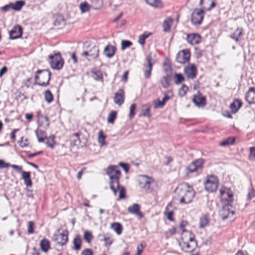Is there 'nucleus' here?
<instances>
[{
	"label": "nucleus",
	"mask_w": 255,
	"mask_h": 255,
	"mask_svg": "<svg viewBox=\"0 0 255 255\" xmlns=\"http://www.w3.org/2000/svg\"><path fill=\"white\" fill-rule=\"evenodd\" d=\"M35 133L39 142H42L46 138H47L46 132L42 129H37Z\"/></svg>",
	"instance_id": "30"
},
{
	"label": "nucleus",
	"mask_w": 255,
	"mask_h": 255,
	"mask_svg": "<svg viewBox=\"0 0 255 255\" xmlns=\"http://www.w3.org/2000/svg\"><path fill=\"white\" fill-rule=\"evenodd\" d=\"M100 237L103 238V240L104 241V245L105 246H110L113 242L112 236L109 234H104L99 235Z\"/></svg>",
	"instance_id": "31"
},
{
	"label": "nucleus",
	"mask_w": 255,
	"mask_h": 255,
	"mask_svg": "<svg viewBox=\"0 0 255 255\" xmlns=\"http://www.w3.org/2000/svg\"><path fill=\"white\" fill-rule=\"evenodd\" d=\"M172 22V18L170 17H168L166 19L164 20L163 23V31L168 32L170 29L171 24Z\"/></svg>",
	"instance_id": "33"
},
{
	"label": "nucleus",
	"mask_w": 255,
	"mask_h": 255,
	"mask_svg": "<svg viewBox=\"0 0 255 255\" xmlns=\"http://www.w3.org/2000/svg\"><path fill=\"white\" fill-rule=\"evenodd\" d=\"M250 155L249 156V158L250 160L255 161V147H251L250 148Z\"/></svg>",
	"instance_id": "51"
},
{
	"label": "nucleus",
	"mask_w": 255,
	"mask_h": 255,
	"mask_svg": "<svg viewBox=\"0 0 255 255\" xmlns=\"http://www.w3.org/2000/svg\"><path fill=\"white\" fill-rule=\"evenodd\" d=\"M74 248L73 249L76 251L80 250L82 245V240L79 235H76L74 238L73 241Z\"/></svg>",
	"instance_id": "28"
},
{
	"label": "nucleus",
	"mask_w": 255,
	"mask_h": 255,
	"mask_svg": "<svg viewBox=\"0 0 255 255\" xmlns=\"http://www.w3.org/2000/svg\"><path fill=\"white\" fill-rule=\"evenodd\" d=\"M107 175L109 176L110 181V189L113 191L115 195L117 194V188H119V179L121 172L117 166H111L107 169Z\"/></svg>",
	"instance_id": "2"
},
{
	"label": "nucleus",
	"mask_w": 255,
	"mask_h": 255,
	"mask_svg": "<svg viewBox=\"0 0 255 255\" xmlns=\"http://www.w3.org/2000/svg\"><path fill=\"white\" fill-rule=\"evenodd\" d=\"M218 180L216 176H208L205 183V189L209 192L215 191L218 187Z\"/></svg>",
	"instance_id": "8"
},
{
	"label": "nucleus",
	"mask_w": 255,
	"mask_h": 255,
	"mask_svg": "<svg viewBox=\"0 0 255 255\" xmlns=\"http://www.w3.org/2000/svg\"><path fill=\"white\" fill-rule=\"evenodd\" d=\"M117 113L116 111H112L108 116V122L109 123L113 124L117 117Z\"/></svg>",
	"instance_id": "41"
},
{
	"label": "nucleus",
	"mask_w": 255,
	"mask_h": 255,
	"mask_svg": "<svg viewBox=\"0 0 255 255\" xmlns=\"http://www.w3.org/2000/svg\"><path fill=\"white\" fill-rule=\"evenodd\" d=\"M10 166L12 167V168L15 169L17 172H22V167L21 166H19L15 164H11L10 165Z\"/></svg>",
	"instance_id": "60"
},
{
	"label": "nucleus",
	"mask_w": 255,
	"mask_h": 255,
	"mask_svg": "<svg viewBox=\"0 0 255 255\" xmlns=\"http://www.w3.org/2000/svg\"><path fill=\"white\" fill-rule=\"evenodd\" d=\"M49 63L51 67L53 69H61L64 64V61L62 59L60 52L55 53L54 55L49 56Z\"/></svg>",
	"instance_id": "4"
},
{
	"label": "nucleus",
	"mask_w": 255,
	"mask_h": 255,
	"mask_svg": "<svg viewBox=\"0 0 255 255\" xmlns=\"http://www.w3.org/2000/svg\"><path fill=\"white\" fill-rule=\"evenodd\" d=\"M40 246L41 250L46 253L50 249V242L46 239H42L40 242Z\"/></svg>",
	"instance_id": "29"
},
{
	"label": "nucleus",
	"mask_w": 255,
	"mask_h": 255,
	"mask_svg": "<svg viewBox=\"0 0 255 255\" xmlns=\"http://www.w3.org/2000/svg\"><path fill=\"white\" fill-rule=\"evenodd\" d=\"M111 228L118 234H121L123 230L122 225L117 222H114L111 225Z\"/></svg>",
	"instance_id": "32"
},
{
	"label": "nucleus",
	"mask_w": 255,
	"mask_h": 255,
	"mask_svg": "<svg viewBox=\"0 0 255 255\" xmlns=\"http://www.w3.org/2000/svg\"><path fill=\"white\" fill-rule=\"evenodd\" d=\"M22 178L26 187H31L32 186V183L30 179V172L22 171Z\"/></svg>",
	"instance_id": "24"
},
{
	"label": "nucleus",
	"mask_w": 255,
	"mask_h": 255,
	"mask_svg": "<svg viewBox=\"0 0 255 255\" xmlns=\"http://www.w3.org/2000/svg\"><path fill=\"white\" fill-rule=\"evenodd\" d=\"M226 197H228V198H227L226 200L228 203L232 202L233 200V194L228 189H227V192L225 198Z\"/></svg>",
	"instance_id": "49"
},
{
	"label": "nucleus",
	"mask_w": 255,
	"mask_h": 255,
	"mask_svg": "<svg viewBox=\"0 0 255 255\" xmlns=\"http://www.w3.org/2000/svg\"><path fill=\"white\" fill-rule=\"evenodd\" d=\"M99 49L96 45H90V49L88 51H84L81 55L85 57L88 61L94 60L99 56Z\"/></svg>",
	"instance_id": "7"
},
{
	"label": "nucleus",
	"mask_w": 255,
	"mask_h": 255,
	"mask_svg": "<svg viewBox=\"0 0 255 255\" xmlns=\"http://www.w3.org/2000/svg\"><path fill=\"white\" fill-rule=\"evenodd\" d=\"M92 73L94 74V78L96 81H99L101 82L102 83H103L104 80H103V77L102 73L100 70H97L94 72H92Z\"/></svg>",
	"instance_id": "38"
},
{
	"label": "nucleus",
	"mask_w": 255,
	"mask_h": 255,
	"mask_svg": "<svg viewBox=\"0 0 255 255\" xmlns=\"http://www.w3.org/2000/svg\"><path fill=\"white\" fill-rule=\"evenodd\" d=\"M242 105V102L239 99H235L230 105V109L233 113H237Z\"/></svg>",
	"instance_id": "25"
},
{
	"label": "nucleus",
	"mask_w": 255,
	"mask_h": 255,
	"mask_svg": "<svg viewBox=\"0 0 255 255\" xmlns=\"http://www.w3.org/2000/svg\"><path fill=\"white\" fill-rule=\"evenodd\" d=\"M9 38L11 39H15L20 38L22 34V27L19 25L14 26L9 31Z\"/></svg>",
	"instance_id": "13"
},
{
	"label": "nucleus",
	"mask_w": 255,
	"mask_h": 255,
	"mask_svg": "<svg viewBox=\"0 0 255 255\" xmlns=\"http://www.w3.org/2000/svg\"><path fill=\"white\" fill-rule=\"evenodd\" d=\"M190 58V52L189 50L184 49L177 54L176 59L178 63L184 64L189 61Z\"/></svg>",
	"instance_id": "10"
},
{
	"label": "nucleus",
	"mask_w": 255,
	"mask_h": 255,
	"mask_svg": "<svg viewBox=\"0 0 255 255\" xmlns=\"http://www.w3.org/2000/svg\"><path fill=\"white\" fill-rule=\"evenodd\" d=\"M81 255H93V252L90 249H86L82 252Z\"/></svg>",
	"instance_id": "56"
},
{
	"label": "nucleus",
	"mask_w": 255,
	"mask_h": 255,
	"mask_svg": "<svg viewBox=\"0 0 255 255\" xmlns=\"http://www.w3.org/2000/svg\"><path fill=\"white\" fill-rule=\"evenodd\" d=\"M192 101L198 107H202L206 105V98L202 96L200 93L194 96Z\"/></svg>",
	"instance_id": "16"
},
{
	"label": "nucleus",
	"mask_w": 255,
	"mask_h": 255,
	"mask_svg": "<svg viewBox=\"0 0 255 255\" xmlns=\"http://www.w3.org/2000/svg\"><path fill=\"white\" fill-rule=\"evenodd\" d=\"M34 85L45 87L49 85L51 72L48 69L38 70L35 73Z\"/></svg>",
	"instance_id": "3"
},
{
	"label": "nucleus",
	"mask_w": 255,
	"mask_h": 255,
	"mask_svg": "<svg viewBox=\"0 0 255 255\" xmlns=\"http://www.w3.org/2000/svg\"><path fill=\"white\" fill-rule=\"evenodd\" d=\"M165 104L163 103L161 101L158 100L157 102H155L154 107L155 108H162Z\"/></svg>",
	"instance_id": "59"
},
{
	"label": "nucleus",
	"mask_w": 255,
	"mask_h": 255,
	"mask_svg": "<svg viewBox=\"0 0 255 255\" xmlns=\"http://www.w3.org/2000/svg\"><path fill=\"white\" fill-rule=\"evenodd\" d=\"M226 212H227V211L223 210L220 214L222 219L223 220H225L226 219H228L230 215L233 216L234 213V212H233V211H232V212L228 211L227 215H226Z\"/></svg>",
	"instance_id": "48"
},
{
	"label": "nucleus",
	"mask_w": 255,
	"mask_h": 255,
	"mask_svg": "<svg viewBox=\"0 0 255 255\" xmlns=\"http://www.w3.org/2000/svg\"><path fill=\"white\" fill-rule=\"evenodd\" d=\"M172 203L171 202L167 204V205L165 208V210L164 211L165 216L166 217L167 219L170 221H173L174 220V219L173 217V212L172 211L169 210V208L172 207Z\"/></svg>",
	"instance_id": "27"
},
{
	"label": "nucleus",
	"mask_w": 255,
	"mask_h": 255,
	"mask_svg": "<svg viewBox=\"0 0 255 255\" xmlns=\"http://www.w3.org/2000/svg\"><path fill=\"white\" fill-rule=\"evenodd\" d=\"M151 33L144 32L142 34L139 36L138 42L141 45H143L145 43V40L148 38L150 35Z\"/></svg>",
	"instance_id": "40"
},
{
	"label": "nucleus",
	"mask_w": 255,
	"mask_h": 255,
	"mask_svg": "<svg viewBox=\"0 0 255 255\" xmlns=\"http://www.w3.org/2000/svg\"><path fill=\"white\" fill-rule=\"evenodd\" d=\"M151 57L148 56L146 57L147 64L146 66V69L144 70V77L145 78H149L151 75V72L152 68V63H151Z\"/></svg>",
	"instance_id": "20"
},
{
	"label": "nucleus",
	"mask_w": 255,
	"mask_h": 255,
	"mask_svg": "<svg viewBox=\"0 0 255 255\" xmlns=\"http://www.w3.org/2000/svg\"><path fill=\"white\" fill-rule=\"evenodd\" d=\"M169 80L170 76L168 75L163 76L161 78L160 82L164 88H167L170 86Z\"/></svg>",
	"instance_id": "34"
},
{
	"label": "nucleus",
	"mask_w": 255,
	"mask_h": 255,
	"mask_svg": "<svg viewBox=\"0 0 255 255\" xmlns=\"http://www.w3.org/2000/svg\"><path fill=\"white\" fill-rule=\"evenodd\" d=\"M125 101V92L122 89H120L115 93L114 97V101L116 104L121 106Z\"/></svg>",
	"instance_id": "14"
},
{
	"label": "nucleus",
	"mask_w": 255,
	"mask_h": 255,
	"mask_svg": "<svg viewBox=\"0 0 255 255\" xmlns=\"http://www.w3.org/2000/svg\"><path fill=\"white\" fill-rule=\"evenodd\" d=\"M209 224V218L208 216L206 215L201 217L200 219L199 227L200 228H203L207 226Z\"/></svg>",
	"instance_id": "36"
},
{
	"label": "nucleus",
	"mask_w": 255,
	"mask_h": 255,
	"mask_svg": "<svg viewBox=\"0 0 255 255\" xmlns=\"http://www.w3.org/2000/svg\"><path fill=\"white\" fill-rule=\"evenodd\" d=\"M204 2H205V3H208L209 2H211V5L210 7L207 9V10H210L213 8H214L216 5L215 0H200L199 3L200 5L201 6L202 4H203Z\"/></svg>",
	"instance_id": "43"
},
{
	"label": "nucleus",
	"mask_w": 255,
	"mask_h": 255,
	"mask_svg": "<svg viewBox=\"0 0 255 255\" xmlns=\"http://www.w3.org/2000/svg\"><path fill=\"white\" fill-rule=\"evenodd\" d=\"M188 90V87L185 85H183L182 86V87L179 89V95L181 96V97L184 96L186 94V93Z\"/></svg>",
	"instance_id": "52"
},
{
	"label": "nucleus",
	"mask_w": 255,
	"mask_h": 255,
	"mask_svg": "<svg viewBox=\"0 0 255 255\" xmlns=\"http://www.w3.org/2000/svg\"><path fill=\"white\" fill-rule=\"evenodd\" d=\"M128 211L131 214L139 216L140 218L142 217V214L140 212V207L137 204H133L132 206H129L128 208Z\"/></svg>",
	"instance_id": "21"
},
{
	"label": "nucleus",
	"mask_w": 255,
	"mask_h": 255,
	"mask_svg": "<svg viewBox=\"0 0 255 255\" xmlns=\"http://www.w3.org/2000/svg\"><path fill=\"white\" fill-rule=\"evenodd\" d=\"M105 138H106V136L103 134V131H100L99 133V137H98V140H99V143L103 144L104 143Z\"/></svg>",
	"instance_id": "55"
},
{
	"label": "nucleus",
	"mask_w": 255,
	"mask_h": 255,
	"mask_svg": "<svg viewBox=\"0 0 255 255\" xmlns=\"http://www.w3.org/2000/svg\"><path fill=\"white\" fill-rule=\"evenodd\" d=\"M174 77L176 78L174 83L176 85L180 84L184 80L183 76L181 73H176L174 75Z\"/></svg>",
	"instance_id": "45"
},
{
	"label": "nucleus",
	"mask_w": 255,
	"mask_h": 255,
	"mask_svg": "<svg viewBox=\"0 0 255 255\" xmlns=\"http://www.w3.org/2000/svg\"><path fill=\"white\" fill-rule=\"evenodd\" d=\"M42 151H39L38 152H36L33 153H29L27 155L28 158H32L34 156H37L42 153Z\"/></svg>",
	"instance_id": "62"
},
{
	"label": "nucleus",
	"mask_w": 255,
	"mask_h": 255,
	"mask_svg": "<svg viewBox=\"0 0 255 255\" xmlns=\"http://www.w3.org/2000/svg\"><path fill=\"white\" fill-rule=\"evenodd\" d=\"M118 189L119 190V199H122L125 198L126 197V189H125V187L123 186L120 187L119 186V188H117V190Z\"/></svg>",
	"instance_id": "47"
},
{
	"label": "nucleus",
	"mask_w": 255,
	"mask_h": 255,
	"mask_svg": "<svg viewBox=\"0 0 255 255\" xmlns=\"http://www.w3.org/2000/svg\"><path fill=\"white\" fill-rule=\"evenodd\" d=\"M254 197H255V190H251L248 193V198L251 200Z\"/></svg>",
	"instance_id": "64"
},
{
	"label": "nucleus",
	"mask_w": 255,
	"mask_h": 255,
	"mask_svg": "<svg viewBox=\"0 0 255 255\" xmlns=\"http://www.w3.org/2000/svg\"><path fill=\"white\" fill-rule=\"evenodd\" d=\"M181 204L190 203L195 196V192L189 184L184 183L179 185L175 190Z\"/></svg>",
	"instance_id": "1"
},
{
	"label": "nucleus",
	"mask_w": 255,
	"mask_h": 255,
	"mask_svg": "<svg viewBox=\"0 0 255 255\" xmlns=\"http://www.w3.org/2000/svg\"><path fill=\"white\" fill-rule=\"evenodd\" d=\"M34 223L33 221H29L28 223L27 233L29 234H32L34 233Z\"/></svg>",
	"instance_id": "54"
},
{
	"label": "nucleus",
	"mask_w": 255,
	"mask_h": 255,
	"mask_svg": "<svg viewBox=\"0 0 255 255\" xmlns=\"http://www.w3.org/2000/svg\"><path fill=\"white\" fill-rule=\"evenodd\" d=\"M45 100L48 103H51L53 100V96L49 90H47L44 93Z\"/></svg>",
	"instance_id": "44"
},
{
	"label": "nucleus",
	"mask_w": 255,
	"mask_h": 255,
	"mask_svg": "<svg viewBox=\"0 0 255 255\" xmlns=\"http://www.w3.org/2000/svg\"><path fill=\"white\" fill-rule=\"evenodd\" d=\"M244 29L242 27H237L235 30L230 35V37L238 42L243 35Z\"/></svg>",
	"instance_id": "19"
},
{
	"label": "nucleus",
	"mask_w": 255,
	"mask_h": 255,
	"mask_svg": "<svg viewBox=\"0 0 255 255\" xmlns=\"http://www.w3.org/2000/svg\"><path fill=\"white\" fill-rule=\"evenodd\" d=\"M139 186L141 188L148 190L150 188V182L146 176H143L139 181Z\"/></svg>",
	"instance_id": "26"
},
{
	"label": "nucleus",
	"mask_w": 255,
	"mask_h": 255,
	"mask_svg": "<svg viewBox=\"0 0 255 255\" xmlns=\"http://www.w3.org/2000/svg\"><path fill=\"white\" fill-rule=\"evenodd\" d=\"M204 10L202 9L196 8L194 9L192 14L191 21L195 25H200L204 18Z\"/></svg>",
	"instance_id": "6"
},
{
	"label": "nucleus",
	"mask_w": 255,
	"mask_h": 255,
	"mask_svg": "<svg viewBox=\"0 0 255 255\" xmlns=\"http://www.w3.org/2000/svg\"><path fill=\"white\" fill-rule=\"evenodd\" d=\"M79 135V133H75L71 135L70 137L71 146H76L77 148H79L83 146V145L81 144Z\"/></svg>",
	"instance_id": "17"
},
{
	"label": "nucleus",
	"mask_w": 255,
	"mask_h": 255,
	"mask_svg": "<svg viewBox=\"0 0 255 255\" xmlns=\"http://www.w3.org/2000/svg\"><path fill=\"white\" fill-rule=\"evenodd\" d=\"M236 138L234 137H230L222 141L220 143V145L222 146H226L228 145L233 144L235 142Z\"/></svg>",
	"instance_id": "37"
},
{
	"label": "nucleus",
	"mask_w": 255,
	"mask_h": 255,
	"mask_svg": "<svg viewBox=\"0 0 255 255\" xmlns=\"http://www.w3.org/2000/svg\"><path fill=\"white\" fill-rule=\"evenodd\" d=\"M93 238L92 233L90 231H85L84 234V239L88 243H90Z\"/></svg>",
	"instance_id": "46"
},
{
	"label": "nucleus",
	"mask_w": 255,
	"mask_h": 255,
	"mask_svg": "<svg viewBox=\"0 0 255 255\" xmlns=\"http://www.w3.org/2000/svg\"><path fill=\"white\" fill-rule=\"evenodd\" d=\"M184 72L188 79H193L197 75V69L194 64H189L184 68Z\"/></svg>",
	"instance_id": "12"
},
{
	"label": "nucleus",
	"mask_w": 255,
	"mask_h": 255,
	"mask_svg": "<svg viewBox=\"0 0 255 255\" xmlns=\"http://www.w3.org/2000/svg\"><path fill=\"white\" fill-rule=\"evenodd\" d=\"M186 40L190 44H197L200 42L201 36L197 33L188 34L186 36Z\"/></svg>",
	"instance_id": "15"
},
{
	"label": "nucleus",
	"mask_w": 255,
	"mask_h": 255,
	"mask_svg": "<svg viewBox=\"0 0 255 255\" xmlns=\"http://www.w3.org/2000/svg\"><path fill=\"white\" fill-rule=\"evenodd\" d=\"M204 160L202 158L198 159L192 161L188 166L186 170L188 173H192L197 171L198 169L202 168Z\"/></svg>",
	"instance_id": "11"
},
{
	"label": "nucleus",
	"mask_w": 255,
	"mask_h": 255,
	"mask_svg": "<svg viewBox=\"0 0 255 255\" xmlns=\"http://www.w3.org/2000/svg\"><path fill=\"white\" fill-rule=\"evenodd\" d=\"M146 3L155 8H162L163 3L161 0H144Z\"/></svg>",
	"instance_id": "22"
},
{
	"label": "nucleus",
	"mask_w": 255,
	"mask_h": 255,
	"mask_svg": "<svg viewBox=\"0 0 255 255\" xmlns=\"http://www.w3.org/2000/svg\"><path fill=\"white\" fill-rule=\"evenodd\" d=\"M189 242H183L182 244V249L185 252H193L197 246V242L195 239V235L192 232H189Z\"/></svg>",
	"instance_id": "5"
},
{
	"label": "nucleus",
	"mask_w": 255,
	"mask_h": 255,
	"mask_svg": "<svg viewBox=\"0 0 255 255\" xmlns=\"http://www.w3.org/2000/svg\"><path fill=\"white\" fill-rule=\"evenodd\" d=\"M246 99L249 104H255V88L249 89L246 94Z\"/></svg>",
	"instance_id": "18"
},
{
	"label": "nucleus",
	"mask_w": 255,
	"mask_h": 255,
	"mask_svg": "<svg viewBox=\"0 0 255 255\" xmlns=\"http://www.w3.org/2000/svg\"><path fill=\"white\" fill-rule=\"evenodd\" d=\"M13 10L15 11H19L24 5L25 2L22 0H16L14 2H13Z\"/></svg>",
	"instance_id": "35"
},
{
	"label": "nucleus",
	"mask_w": 255,
	"mask_h": 255,
	"mask_svg": "<svg viewBox=\"0 0 255 255\" xmlns=\"http://www.w3.org/2000/svg\"><path fill=\"white\" fill-rule=\"evenodd\" d=\"M90 5L87 2H83L80 4L79 7L82 13L88 11L90 9Z\"/></svg>",
	"instance_id": "42"
},
{
	"label": "nucleus",
	"mask_w": 255,
	"mask_h": 255,
	"mask_svg": "<svg viewBox=\"0 0 255 255\" xmlns=\"http://www.w3.org/2000/svg\"><path fill=\"white\" fill-rule=\"evenodd\" d=\"M122 49L124 50L132 45V42L129 40H123L122 41Z\"/></svg>",
	"instance_id": "53"
},
{
	"label": "nucleus",
	"mask_w": 255,
	"mask_h": 255,
	"mask_svg": "<svg viewBox=\"0 0 255 255\" xmlns=\"http://www.w3.org/2000/svg\"><path fill=\"white\" fill-rule=\"evenodd\" d=\"M186 225V223L184 221H182L179 224V227L181 230H182V232H187L189 233V232H191L190 231H187L184 228Z\"/></svg>",
	"instance_id": "61"
},
{
	"label": "nucleus",
	"mask_w": 255,
	"mask_h": 255,
	"mask_svg": "<svg viewBox=\"0 0 255 255\" xmlns=\"http://www.w3.org/2000/svg\"><path fill=\"white\" fill-rule=\"evenodd\" d=\"M144 246H143L142 243H141L137 247V252L136 255H141L142 252H143Z\"/></svg>",
	"instance_id": "57"
},
{
	"label": "nucleus",
	"mask_w": 255,
	"mask_h": 255,
	"mask_svg": "<svg viewBox=\"0 0 255 255\" xmlns=\"http://www.w3.org/2000/svg\"><path fill=\"white\" fill-rule=\"evenodd\" d=\"M120 165L121 167H123L124 170L126 171V172H128L129 170V165L127 163H121Z\"/></svg>",
	"instance_id": "63"
},
{
	"label": "nucleus",
	"mask_w": 255,
	"mask_h": 255,
	"mask_svg": "<svg viewBox=\"0 0 255 255\" xmlns=\"http://www.w3.org/2000/svg\"><path fill=\"white\" fill-rule=\"evenodd\" d=\"M54 138L55 137L53 135L49 136L48 137H47L46 139L47 141L46 142V144L48 147L53 148L55 145Z\"/></svg>",
	"instance_id": "39"
},
{
	"label": "nucleus",
	"mask_w": 255,
	"mask_h": 255,
	"mask_svg": "<svg viewBox=\"0 0 255 255\" xmlns=\"http://www.w3.org/2000/svg\"><path fill=\"white\" fill-rule=\"evenodd\" d=\"M136 109V105L134 104H132L130 105V111L129 114V118L132 119L135 115V110Z\"/></svg>",
	"instance_id": "50"
},
{
	"label": "nucleus",
	"mask_w": 255,
	"mask_h": 255,
	"mask_svg": "<svg viewBox=\"0 0 255 255\" xmlns=\"http://www.w3.org/2000/svg\"><path fill=\"white\" fill-rule=\"evenodd\" d=\"M143 116L147 117H150V108L149 106H146V109L144 113L143 114Z\"/></svg>",
	"instance_id": "58"
},
{
	"label": "nucleus",
	"mask_w": 255,
	"mask_h": 255,
	"mask_svg": "<svg viewBox=\"0 0 255 255\" xmlns=\"http://www.w3.org/2000/svg\"><path fill=\"white\" fill-rule=\"evenodd\" d=\"M116 48L115 46L108 45L104 48V53L108 58L112 57L115 54Z\"/></svg>",
	"instance_id": "23"
},
{
	"label": "nucleus",
	"mask_w": 255,
	"mask_h": 255,
	"mask_svg": "<svg viewBox=\"0 0 255 255\" xmlns=\"http://www.w3.org/2000/svg\"><path fill=\"white\" fill-rule=\"evenodd\" d=\"M68 232L65 230L62 233H55L52 237V240L56 242L57 244L64 246L68 240Z\"/></svg>",
	"instance_id": "9"
}]
</instances>
